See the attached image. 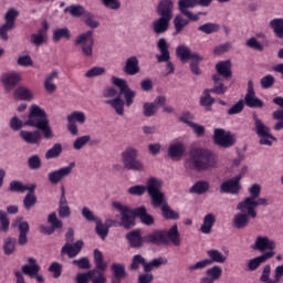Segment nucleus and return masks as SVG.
<instances>
[{"instance_id": "f03ea898", "label": "nucleus", "mask_w": 283, "mask_h": 283, "mask_svg": "<svg viewBox=\"0 0 283 283\" xmlns=\"http://www.w3.org/2000/svg\"><path fill=\"white\" fill-rule=\"evenodd\" d=\"M186 169H196V171H209L218 169V156L213 151L205 148L191 153L185 163Z\"/></svg>"}, {"instance_id": "49530a36", "label": "nucleus", "mask_w": 283, "mask_h": 283, "mask_svg": "<svg viewBox=\"0 0 283 283\" xmlns=\"http://www.w3.org/2000/svg\"><path fill=\"white\" fill-rule=\"evenodd\" d=\"M158 114V106L154 102H145L143 105V115L146 118H151Z\"/></svg>"}, {"instance_id": "cd10ccee", "label": "nucleus", "mask_w": 283, "mask_h": 283, "mask_svg": "<svg viewBox=\"0 0 283 283\" xmlns=\"http://www.w3.org/2000/svg\"><path fill=\"white\" fill-rule=\"evenodd\" d=\"M19 136L24 143H28V145H41V140H43V136L39 130H21Z\"/></svg>"}, {"instance_id": "7ed1b4c3", "label": "nucleus", "mask_w": 283, "mask_h": 283, "mask_svg": "<svg viewBox=\"0 0 283 283\" xmlns=\"http://www.w3.org/2000/svg\"><path fill=\"white\" fill-rule=\"evenodd\" d=\"M24 125H27V127H35V129H40L46 139L54 138V132H52V127H50L48 113L36 104L30 106L28 119Z\"/></svg>"}, {"instance_id": "0eeeda50", "label": "nucleus", "mask_w": 283, "mask_h": 283, "mask_svg": "<svg viewBox=\"0 0 283 283\" xmlns=\"http://www.w3.org/2000/svg\"><path fill=\"white\" fill-rule=\"evenodd\" d=\"M163 179L158 177H149L146 180V191L151 198V203L154 207H159L165 202V192H163Z\"/></svg>"}, {"instance_id": "bf43d9fd", "label": "nucleus", "mask_w": 283, "mask_h": 283, "mask_svg": "<svg viewBox=\"0 0 283 283\" xmlns=\"http://www.w3.org/2000/svg\"><path fill=\"white\" fill-rule=\"evenodd\" d=\"M17 65H20V67H32V65H34V61H32V56H30V54H24L18 56Z\"/></svg>"}, {"instance_id": "a18cd8bd", "label": "nucleus", "mask_w": 283, "mask_h": 283, "mask_svg": "<svg viewBox=\"0 0 283 283\" xmlns=\"http://www.w3.org/2000/svg\"><path fill=\"white\" fill-rule=\"evenodd\" d=\"M187 25H189V20L185 19L182 14H177L174 18L175 34H180Z\"/></svg>"}, {"instance_id": "1a4fd4ad", "label": "nucleus", "mask_w": 283, "mask_h": 283, "mask_svg": "<svg viewBox=\"0 0 283 283\" xmlns=\"http://www.w3.org/2000/svg\"><path fill=\"white\" fill-rule=\"evenodd\" d=\"M112 206L116 209V211H119L122 216V220L116 221V224H118L119 227H124V229H132V227H134L135 224L134 217H136L134 210L128 208L127 205L118 201H114Z\"/></svg>"}, {"instance_id": "f257e3e1", "label": "nucleus", "mask_w": 283, "mask_h": 283, "mask_svg": "<svg viewBox=\"0 0 283 283\" xmlns=\"http://www.w3.org/2000/svg\"><path fill=\"white\" fill-rule=\"evenodd\" d=\"M111 83L115 85V87H118L120 94H123L124 96V99L122 96H117L112 99H106L105 104L109 105V107L114 109L117 116H125V105L126 107H132V105H134V99L136 98V91L129 87V84H127V80L125 78L113 76L111 77Z\"/></svg>"}, {"instance_id": "2eb2a0df", "label": "nucleus", "mask_w": 283, "mask_h": 283, "mask_svg": "<svg viewBox=\"0 0 283 283\" xmlns=\"http://www.w3.org/2000/svg\"><path fill=\"white\" fill-rule=\"evenodd\" d=\"M277 248V243L269 235H258L254 240V243L252 245L253 251H260L261 253H264V251H268V253H275V249Z\"/></svg>"}, {"instance_id": "393cba45", "label": "nucleus", "mask_w": 283, "mask_h": 283, "mask_svg": "<svg viewBox=\"0 0 283 283\" xmlns=\"http://www.w3.org/2000/svg\"><path fill=\"white\" fill-rule=\"evenodd\" d=\"M222 277V268L220 265H213L206 270V276L199 280V283H216Z\"/></svg>"}, {"instance_id": "5fc2aeb1", "label": "nucleus", "mask_w": 283, "mask_h": 283, "mask_svg": "<svg viewBox=\"0 0 283 283\" xmlns=\"http://www.w3.org/2000/svg\"><path fill=\"white\" fill-rule=\"evenodd\" d=\"M163 264H167V259H154L149 263L144 264V271H146V273H149V271H154V269H158V266H163Z\"/></svg>"}, {"instance_id": "58836bf2", "label": "nucleus", "mask_w": 283, "mask_h": 283, "mask_svg": "<svg viewBox=\"0 0 283 283\" xmlns=\"http://www.w3.org/2000/svg\"><path fill=\"white\" fill-rule=\"evenodd\" d=\"M72 39V31L67 28H57L53 31L52 40L54 43H59L60 41H70Z\"/></svg>"}, {"instance_id": "9b49d317", "label": "nucleus", "mask_w": 283, "mask_h": 283, "mask_svg": "<svg viewBox=\"0 0 283 283\" xmlns=\"http://www.w3.org/2000/svg\"><path fill=\"white\" fill-rule=\"evenodd\" d=\"M212 140L219 147L228 149V147H233L235 145V135L223 128H214Z\"/></svg>"}, {"instance_id": "4be33fe9", "label": "nucleus", "mask_w": 283, "mask_h": 283, "mask_svg": "<svg viewBox=\"0 0 283 283\" xmlns=\"http://www.w3.org/2000/svg\"><path fill=\"white\" fill-rule=\"evenodd\" d=\"M198 6V0H179L178 1V8L179 12L187 17L189 21H198L199 17L198 14H193L191 11H189V8H196Z\"/></svg>"}, {"instance_id": "c03bdc74", "label": "nucleus", "mask_w": 283, "mask_h": 283, "mask_svg": "<svg viewBox=\"0 0 283 283\" xmlns=\"http://www.w3.org/2000/svg\"><path fill=\"white\" fill-rule=\"evenodd\" d=\"M190 193H196L197 196H202L209 191V181L200 180L192 185L189 189Z\"/></svg>"}, {"instance_id": "8fccbe9b", "label": "nucleus", "mask_w": 283, "mask_h": 283, "mask_svg": "<svg viewBox=\"0 0 283 283\" xmlns=\"http://www.w3.org/2000/svg\"><path fill=\"white\" fill-rule=\"evenodd\" d=\"M111 270L113 271V280H123L125 277L126 272H125V264L123 263H113L111 265Z\"/></svg>"}, {"instance_id": "7c9ffc66", "label": "nucleus", "mask_w": 283, "mask_h": 283, "mask_svg": "<svg viewBox=\"0 0 283 283\" xmlns=\"http://www.w3.org/2000/svg\"><path fill=\"white\" fill-rule=\"evenodd\" d=\"M95 231L102 240H105L109 233V227H116V220L107 219L105 223H102L99 219L96 220Z\"/></svg>"}, {"instance_id": "e433bc0d", "label": "nucleus", "mask_w": 283, "mask_h": 283, "mask_svg": "<svg viewBox=\"0 0 283 283\" xmlns=\"http://www.w3.org/2000/svg\"><path fill=\"white\" fill-rule=\"evenodd\" d=\"M216 224V214L208 213L203 217V223L200 227L201 233H205V235H209L211 231L213 230V226Z\"/></svg>"}, {"instance_id": "603ef678", "label": "nucleus", "mask_w": 283, "mask_h": 283, "mask_svg": "<svg viewBox=\"0 0 283 283\" xmlns=\"http://www.w3.org/2000/svg\"><path fill=\"white\" fill-rule=\"evenodd\" d=\"M30 41L33 45H43V43H48V33L38 31L36 33L31 34Z\"/></svg>"}, {"instance_id": "c756f323", "label": "nucleus", "mask_w": 283, "mask_h": 283, "mask_svg": "<svg viewBox=\"0 0 283 283\" xmlns=\"http://www.w3.org/2000/svg\"><path fill=\"white\" fill-rule=\"evenodd\" d=\"M123 72L128 74V76H136L140 72V65L138 64V57L133 55L126 59Z\"/></svg>"}, {"instance_id": "a878e982", "label": "nucleus", "mask_w": 283, "mask_h": 283, "mask_svg": "<svg viewBox=\"0 0 283 283\" xmlns=\"http://www.w3.org/2000/svg\"><path fill=\"white\" fill-rule=\"evenodd\" d=\"M13 98L30 103L34 101V91L25 85H20L13 91Z\"/></svg>"}, {"instance_id": "2f4dec72", "label": "nucleus", "mask_w": 283, "mask_h": 283, "mask_svg": "<svg viewBox=\"0 0 283 283\" xmlns=\"http://www.w3.org/2000/svg\"><path fill=\"white\" fill-rule=\"evenodd\" d=\"M126 240L133 249H140L143 244H145V238L140 233V230H133L128 234H126Z\"/></svg>"}, {"instance_id": "37998d69", "label": "nucleus", "mask_w": 283, "mask_h": 283, "mask_svg": "<svg viewBox=\"0 0 283 283\" xmlns=\"http://www.w3.org/2000/svg\"><path fill=\"white\" fill-rule=\"evenodd\" d=\"M270 28L273 30L276 39H283V18L271 20Z\"/></svg>"}, {"instance_id": "c85d7f7f", "label": "nucleus", "mask_w": 283, "mask_h": 283, "mask_svg": "<svg viewBox=\"0 0 283 283\" xmlns=\"http://www.w3.org/2000/svg\"><path fill=\"white\" fill-rule=\"evenodd\" d=\"M57 213L60 218H70L72 216V209H70L67 197H65V188L61 189Z\"/></svg>"}, {"instance_id": "052dcab7", "label": "nucleus", "mask_w": 283, "mask_h": 283, "mask_svg": "<svg viewBox=\"0 0 283 283\" xmlns=\"http://www.w3.org/2000/svg\"><path fill=\"white\" fill-rule=\"evenodd\" d=\"M34 205H36V196L34 195V190H33V191H29V193L24 197L23 206L28 211H30V209H32Z\"/></svg>"}, {"instance_id": "72a5a7b5", "label": "nucleus", "mask_w": 283, "mask_h": 283, "mask_svg": "<svg viewBox=\"0 0 283 283\" xmlns=\"http://www.w3.org/2000/svg\"><path fill=\"white\" fill-rule=\"evenodd\" d=\"M41 271V266L39 263H36V259L34 258H29L28 259V264L22 266V273L25 275H29V277H34L36 273Z\"/></svg>"}, {"instance_id": "dca6fc26", "label": "nucleus", "mask_w": 283, "mask_h": 283, "mask_svg": "<svg viewBox=\"0 0 283 283\" xmlns=\"http://www.w3.org/2000/svg\"><path fill=\"white\" fill-rule=\"evenodd\" d=\"M23 81V73L18 71H9L2 74L0 83L3 85L6 92H12V87H17Z\"/></svg>"}, {"instance_id": "864d4df0", "label": "nucleus", "mask_w": 283, "mask_h": 283, "mask_svg": "<svg viewBox=\"0 0 283 283\" xmlns=\"http://www.w3.org/2000/svg\"><path fill=\"white\" fill-rule=\"evenodd\" d=\"M90 140H92V136L90 135H83L77 137L73 142V149H75V151H81V149H83V147H85V145H87Z\"/></svg>"}, {"instance_id": "bb28decb", "label": "nucleus", "mask_w": 283, "mask_h": 283, "mask_svg": "<svg viewBox=\"0 0 283 283\" xmlns=\"http://www.w3.org/2000/svg\"><path fill=\"white\" fill-rule=\"evenodd\" d=\"M271 258H275V252H264L263 254L249 260L247 268L249 271H258L260 265L264 264L268 260H271Z\"/></svg>"}, {"instance_id": "b1692460", "label": "nucleus", "mask_w": 283, "mask_h": 283, "mask_svg": "<svg viewBox=\"0 0 283 283\" xmlns=\"http://www.w3.org/2000/svg\"><path fill=\"white\" fill-rule=\"evenodd\" d=\"M164 234V244H174L175 247H180V232L178 231V224H174L168 230H161Z\"/></svg>"}, {"instance_id": "f704fd0d", "label": "nucleus", "mask_w": 283, "mask_h": 283, "mask_svg": "<svg viewBox=\"0 0 283 283\" xmlns=\"http://www.w3.org/2000/svg\"><path fill=\"white\" fill-rule=\"evenodd\" d=\"M134 213L136 218L140 219V222H143V224H146L147 227H151V224H154V217L147 213V208H145L144 206L134 209Z\"/></svg>"}, {"instance_id": "6e6d98bb", "label": "nucleus", "mask_w": 283, "mask_h": 283, "mask_svg": "<svg viewBox=\"0 0 283 283\" xmlns=\"http://www.w3.org/2000/svg\"><path fill=\"white\" fill-rule=\"evenodd\" d=\"M213 103H216V99L211 96V90H205L202 96L200 97V105L202 107H211Z\"/></svg>"}, {"instance_id": "79ce46f5", "label": "nucleus", "mask_w": 283, "mask_h": 283, "mask_svg": "<svg viewBox=\"0 0 283 283\" xmlns=\"http://www.w3.org/2000/svg\"><path fill=\"white\" fill-rule=\"evenodd\" d=\"M63 154V145L61 143H55L49 150H46L44 158L46 160H54Z\"/></svg>"}, {"instance_id": "0e129e2a", "label": "nucleus", "mask_w": 283, "mask_h": 283, "mask_svg": "<svg viewBox=\"0 0 283 283\" xmlns=\"http://www.w3.org/2000/svg\"><path fill=\"white\" fill-rule=\"evenodd\" d=\"M177 56L185 63V61H189L191 51L187 46L180 45L177 48Z\"/></svg>"}, {"instance_id": "4468645a", "label": "nucleus", "mask_w": 283, "mask_h": 283, "mask_svg": "<svg viewBox=\"0 0 283 283\" xmlns=\"http://www.w3.org/2000/svg\"><path fill=\"white\" fill-rule=\"evenodd\" d=\"M157 48L160 52V55H157L158 63H167L166 74H174L176 69L174 67V64L169 62V43H167V40H165V38H161L158 40Z\"/></svg>"}, {"instance_id": "6ab92c4d", "label": "nucleus", "mask_w": 283, "mask_h": 283, "mask_svg": "<svg viewBox=\"0 0 283 283\" xmlns=\"http://www.w3.org/2000/svg\"><path fill=\"white\" fill-rule=\"evenodd\" d=\"M240 180H242V176H235L227 181H223L220 186V192L237 196V193H240V190L242 189V186H240Z\"/></svg>"}, {"instance_id": "13d9d810", "label": "nucleus", "mask_w": 283, "mask_h": 283, "mask_svg": "<svg viewBox=\"0 0 283 283\" xmlns=\"http://www.w3.org/2000/svg\"><path fill=\"white\" fill-rule=\"evenodd\" d=\"M106 70L103 66H94L86 71L85 77L86 78H96V76H103L105 74Z\"/></svg>"}, {"instance_id": "ddd939ff", "label": "nucleus", "mask_w": 283, "mask_h": 283, "mask_svg": "<svg viewBox=\"0 0 283 283\" xmlns=\"http://www.w3.org/2000/svg\"><path fill=\"white\" fill-rule=\"evenodd\" d=\"M254 125L258 136L260 137V145H268L271 147L275 140L273 135H271V128H269L262 119L258 118V116L254 115Z\"/></svg>"}, {"instance_id": "f8f14e48", "label": "nucleus", "mask_w": 283, "mask_h": 283, "mask_svg": "<svg viewBox=\"0 0 283 283\" xmlns=\"http://www.w3.org/2000/svg\"><path fill=\"white\" fill-rule=\"evenodd\" d=\"M167 154L170 160H182V157L187 154L185 139L179 137L171 140L168 145Z\"/></svg>"}, {"instance_id": "e2e57ef3", "label": "nucleus", "mask_w": 283, "mask_h": 283, "mask_svg": "<svg viewBox=\"0 0 283 283\" xmlns=\"http://www.w3.org/2000/svg\"><path fill=\"white\" fill-rule=\"evenodd\" d=\"M17 17H19V10H17L15 8H10L4 15L6 23L14 27V20L17 19Z\"/></svg>"}, {"instance_id": "09e8293b", "label": "nucleus", "mask_w": 283, "mask_h": 283, "mask_svg": "<svg viewBox=\"0 0 283 283\" xmlns=\"http://www.w3.org/2000/svg\"><path fill=\"white\" fill-rule=\"evenodd\" d=\"M158 207H161L164 218H167L168 220H178V218H180V214H178L177 211L172 210L171 208H169V206H167V202H165V198L164 202Z\"/></svg>"}, {"instance_id": "412c9836", "label": "nucleus", "mask_w": 283, "mask_h": 283, "mask_svg": "<svg viewBox=\"0 0 283 283\" xmlns=\"http://www.w3.org/2000/svg\"><path fill=\"white\" fill-rule=\"evenodd\" d=\"M48 222L51 226H40V232L45 235H52L56 229H63V221L56 217V212H52L48 217Z\"/></svg>"}, {"instance_id": "5701e85b", "label": "nucleus", "mask_w": 283, "mask_h": 283, "mask_svg": "<svg viewBox=\"0 0 283 283\" xmlns=\"http://www.w3.org/2000/svg\"><path fill=\"white\" fill-rule=\"evenodd\" d=\"M244 103L248 107H264V102L255 96V90H253V81L248 82V92L244 97Z\"/></svg>"}, {"instance_id": "ea45409f", "label": "nucleus", "mask_w": 283, "mask_h": 283, "mask_svg": "<svg viewBox=\"0 0 283 283\" xmlns=\"http://www.w3.org/2000/svg\"><path fill=\"white\" fill-rule=\"evenodd\" d=\"M145 242L148 244H165V237L163 230H155L145 237Z\"/></svg>"}, {"instance_id": "a19ab883", "label": "nucleus", "mask_w": 283, "mask_h": 283, "mask_svg": "<svg viewBox=\"0 0 283 283\" xmlns=\"http://www.w3.org/2000/svg\"><path fill=\"white\" fill-rule=\"evenodd\" d=\"M216 70L218 72V74L223 76V78H231V76H232L230 61L219 62L216 65Z\"/></svg>"}, {"instance_id": "6e6552de", "label": "nucleus", "mask_w": 283, "mask_h": 283, "mask_svg": "<svg viewBox=\"0 0 283 283\" xmlns=\"http://www.w3.org/2000/svg\"><path fill=\"white\" fill-rule=\"evenodd\" d=\"M74 44L80 48L83 56L92 59L94 56V31L88 30L77 34Z\"/></svg>"}, {"instance_id": "4d7b16f0", "label": "nucleus", "mask_w": 283, "mask_h": 283, "mask_svg": "<svg viewBox=\"0 0 283 283\" xmlns=\"http://www.w3.org/2000/svg\"><path fill=\"white\" fill-rule=\"evenodd\" d=\"M9 127L13 132H19V129H23V127H28V125H25V122L19 118V116L14 115L9 122Z\"/></svg>"}, {"instance_id": "338daca9", "label": "nucleus", "mask_w": 283, "mask_h": 283, "mask_svg": "<svg viewBox=\"0 0 283 283\" xmlns=\"http://www.w3.org/2000/svg\"><path fill=\"white\" fill-rule=\"evenodd\" d=\"M84 23L88 27L92 28L93 30L98 28V25H101V23H98L96 21V18H94V14L86 12L84 14Z\"/></svg>"}, {"instance_id": "680f3d73", "label": "nucleus", "mask_w": 283, "mask_h": 283, "mask_svg": "<svg viewBox=\"0 0 283 283\" xmlns=\"http://www.w3.org/2000/svg\"><path fill=\"white\" fill-rule=\"evenodd\" d=\"M12 227H18L20 233H28L30 231V223L23 221V217H19L13 223Z\"/></svg>"}, {"instance_id": "69168bd1", "label": "nucleus", "mask_w": 283, "mask_h": 283, "mask_svg": "<svg viewBox=\"0 0 283 283\" xmlns=\"http://www.w3.org/2000/svg\"><path fill=\"white\" fill-rule=\"evenodd\" d=\"M129 196H145L147 188L145 185H135L128 188Z\"/></svg>"}, {"instance_id": "de8ad7c7", "label": "nucleus", "mask_w": 283, "mask_h": 283, "mask_svg": "<svg viewBox=\"0 0 283 283\" xmlns=\"http://www.w3.org/2000/svg\"><path fill=\"white\" fill-rule=\"evenodd\" d=\"M2 249L4 255H12L17 249V240L10 237L6 238L3 240Z\"/></svg>"}, {"instance_id": "423d86ee", "label": "nucleus", "mask_w": 283, "mask_h": 283, "mask_svg": "<svg viewBox=\"0 0 283 283\" xmlns=\"http://www.w3.org/2000/svg\"><path fill=\"white\" fill-rule=\"evenodd\" d=\"M207 255L209 259H203L190 264L188 271L193 273V271H202V269H207V266H211V264H224L229 258V252L224 254L218 249H211L207 251Z\"/></svg>"}, {"instance_id": "473e14b6", "label": "nucleus", "mask_w": 283, "mask_h": 283, "mask_svg": "<svg viewBox=\"0 0 283 283\" xmlns=\"http://www.w3.org/2000/svg\"><path fill=\"white\" fill-rule=\"evenodd\" d=\"M83 249V241H77L73 245L65 244L62 250V255H69V258H76L78 253H81V250Z\"/></svg>"}, {"instance_id": "39448f33", "label": "nucleus", "mask_w": 283, "mask_h": 283, "mask_svg": "<svg viewBox=\"0 0 283 283\" xmlns=\"http://www.w3.org/2000/svg\"><path fill=\"white\" fill-rule=\"evenodd\" d=\"M138 148L134 146L126 147L120 153V160L124 169H127L128 171H138L139 174H143V171H145V164L143 163V160L138 159Z\"/></svg>"}, {"instance_id": "aec40b11", "label": "nucleus", "mask_w": 283, "mask_h": 283, "mask_svg": "<svg viewBox=\"0 0 283 283\" xmlns=\"http://www.w3.org/2000/svg\"><path fill=\"white\" fill-rule=\"evenodd\" d=\"M61 72L59 70H53L49 72L43 80V87L46 94H55L57 86L56 81H59Z\"/></svg>"}, {"instance_id": "a211bd4d", "label": "nucleus", "mask_w": 283, "mask_h": 283, "mask_svg": "<svg viewBox=\"0 0 283 283\" xmlns=\"http://www.w3.org/2000/svg\"><path fill=\"white\" fill-rule=\"evenodd\" d=\"M258 203L253 198L245 197L242 201H240L237 206V211L241 213H245L250 216L252 219L258 218Z\"/></svg>"}, {"instance_id": "9d476101", "label": "nucleus", "mask_w": 283, "mask_h": 283, "mask_svg": "<svg viewBox=\"0 0 283 283\" xmlns=\"http://www.w3.org/2000/svg\"><path fill=\"white\" fill-rule=\"evenodd\" d=\"M66 120L69 123L67 132L71 136H78L77 125H85V123H87V114L83 111H73L66 116Z\"/></svg>"}, {"instance_id": "c9c22d12", "label": "nucleus", "mask_w": 283, "mask_h": 283, "mask_svg": "<svg viewBox=\"0 0 283 283\" xmlns=\"http://www.w3.org/2000/svg\"><path fill=\"white\" fill-rule=\"evenodd\" d=\"M233 226L235 229H247L249 222H251V216L244 212H238L232 219Z\"/></svg>"}, {"instance_id": "f3484780", "label": "nucleus", "mask_w": 283, "mask_h": 283, "mask_svg": "<svg viewBox=\"0 0 283 283\" xmlns=\"http://www.w3.org/2000/svg\"><path fill=\"white\" fill-rule=\"evenodd\" d=\"M76 167L74 161L70 163V165L64 166L60 169L53 170L48 174V180L51 185H59L64 178H67Z\"/></svg>"}, {"instance_id": "4c0bfd02", "label": "nucleus", "mask_w": 283, "mask_h": 283, "mask_svg": "<svg viewBox=\"0 0 283 283\" xmlns=\"http://www.w3.org/2000/svg\"><path fill=\"white\" fill-rule=\"evenodd\" d=\"M10 191L17 192V193H25V191H34L36 189L35 185H23V182L13 180L9 184Z\"/></svg>"}, {"instance_id": "20e7f679", "label": "nucleus", "mask_w": 283, "mask_h": 283, "mask_svg": "<svg viewBox=\"0 0 283 283\" xmlns=\"http://www.w3.org/2000/svg\"><path fill=\"white\" fill-rule=\"evenodd\" d=\"M175 3L174 0H160L156 12L159 15L153 21V31L155 34H165L169 30V23L174 19Z\"/></svg>"}, {"instance_id": "774afa93", "label": "nucleus", "mask_w": 283, "mask_h": 283, "mask_svg": "<svg viewBox=\"0 0 283 283\" xmlns=\"http://www.w3.org/2000/svg\"><path fill=\"white\" fill-rule=\"evenodd\" d=\"M91 280L93 283H106L107 282V276L105 274L98 272V270H92L91 271Z\"/></svg>"}, {"instance_id": "3c124183", "label": "nucleus", "mask_w": 283, "mask_h": 283, "mask_svg": "<svg viewBox=\"0 0 283 283\" xmlns=\"http://www.w3.org/2000/svg\"><path fill=\"white\" fill-rule=\"evenodd\" d=\"M94 262L98 271L107 270V263L103 260V252L98 249L94 250Z\"/></svg>"}]
</instances>
